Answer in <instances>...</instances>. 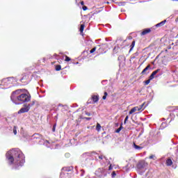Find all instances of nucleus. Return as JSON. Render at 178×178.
<instances>
[{
	"mask_svg": "<svg viewBox=\"0 0 178 178\" xmlns=\"http://www.w3.org/2000/svg\"><path fill=\"white\" fill-rule=\"evenodd\" d=\"M115 176H116V172H113L112 177H115Z\"/></svg>",
	"mask_w": 178,
	"mask_h": 178,
	"instance_id": "obj_27",
	"label": "nucleus"
},
{
	"mask_svg": "<svg viewBox=\"0 0 178 178\" xmlns=\"http://www.w3.org/2000/svg\"><path fill=\"white\" fill-rule=\"evenodd\" d=\"M46 143H49L48 140H46Z\"/></svg>",
	"mask_w": 178,
	"mask_h": 178,
	"instance_id": "obj_34",
	"label": "nucleus"
},
{
	"mask_svg": "<svg viewBox=\"0 0 178 178\" xmlns=\"http://www.w3.org/2000/svg\"><path fill=\"white\" fill-rule=\"evenodd\" d=\"M122 124H121L120 127L115 131V133H120L122 129H123V127L122 126Z\"/></svg>",
	"mask_w": 178,
	"mask_h": 178,
	"instance_id": "obj_14",
	"label": "nucleus"
},
{
	"mask_svg": "<svg viewBox=\"0 0 178 178\" xmlns=\"http://www.w3.org/2000/svg\"><path fill=\"white\" fill-rule=\"evenodd\" d=\"M81 5L82 6H84V1H81Z\"/></svg>",
	"mask_w": 178,
	"mask_h": 178,
	"instance_id": "obj_29",
	"label": "nucleus"
},
{
	"mask_svg": "<svg viewBox=\"0 0 178 178\" xmlns=\"http://www.w3.org/2000/svg\"><path fill=\"white\" fill-rule=\"evenodd\" d=\"M20 90H16L13 92L11 95V100L15 104H17L16 102H19V104H23V102H29L31 99V96L26 94V93H20Z\"/></svg>",
	"mask_w": 178,
	"mask_h": 178,
	"instance_id": "obj_2",
	"label": "nucleus"
},
{
	"mask_svg": "<svg viewBox=\"0 0 178 178\" xmlns=\"http://www.w3.org/2000/svg\"><path fill=\"white\" fill-rule=\"evenodd\" d=\"M96 130H97L98 131H100V130H101V124H99V123L97 124Z\"/></svg>",
	"mask_w": 178,
	"mask_h": 178,
	"instance_id": "obj_15",
	"label": "nucleus"
},
{
	"mask_svg": "<svg viewBox=\"0 0 178 178\" xmlns=\"http://www.w3.org/2000/svg\"><path fill=\"white\" fill-rule=\"evenodd\" d=\"M151 79L149 78L148 80H147L146 81H145V86H148V84H149V83H151Z\"/></svg>",
	"mask_w": 178,
	"mask_h": 178,
	"instance_id": "obj_17",
	"label": "nucleus"
},
{
	"mask_svg": "<svg viewBox=\"0 0 178 178\" xmlns=\"http://www.w3.org/2000/svg\"><path fill=\"white\" fill-rule=\"evenodd\" d=\"M92 99L93 102H98L99 98L97 95H93L92 97Z\"/></svg>",
	"mask_w": 178,
	"mask_h": 178,
	"instance_id": "obj_10",
	"label": "nucleus"
},
{
	"mask_svg": "<svg viewBox=\"0 0 178 178\" xmlns=\"http://www.w3.org/2000/svg\"><path fill=\"white\" fill-rule=\"evenodd\" d=\"M128 120H129V115H127L124 121V124H126Z\"/></svg>",
	"mask_w": 178,
	"mask_h": 178,
	"instance_id": "obj_21",
	"label": "nucleus"
},
{
	"mask_svg": "<svg viewBox=\"0 0 178 178\" xmlns=\"http://www.w3.org/2000/svg\"><path fill=\"white\" fill-rule=\"evenodd\" d=\"M165 23H166V20L162 21L161 22L157 24L156 25V27H161L162 26H164Z\"/></svg>",
	"mask_w": 178,
	"mask_h": 178,
	"instance_id": "obj_11",
	"label": "nucleus"
},
{
	"mask_svg": "<svg viewBox=\"0 0 178 178\" xmlns=\"http://www.w3.org/2000/svg\"><path fill=\"white\" fill-rule=\"evenodd\" d=\"M112 169V165H111L110 166H109V170H111Z\"/></svg>",
	"mask_w": 178,
	"mask_h": 178,
	"instance_id": "obj_30",
	"label": "nucleus"
},
{
	"mask_svg": "<svg viewBox=\"0 0 178 178\" xmlns=\"http://www.w3.org/2000/svg\"><path fill=\"white\" fill-rule=\"evenodd\" d=\"M6 158L10 165H15L16 169L19 166H23L24 163V154L17 149L8 151L6 153Z\"/></svg>",
	"mask_w": 178,
	"mask_h": 178,
	"instance_id": "obj_1",
	"label": "nucleus"
},
{
	"mask_svg": "<svg viewBox=\"0 0 178 178\" xmlns=\"http://www.w3.org/2000/svg\"><path fill=\"white\" fill-rule=\"evenodd\" d=\"M83 10H87L88 8L86 6H83L82 8Z\"/></svg>",
	"mask_w": 178,
	"mask_h": 178,
	"instance_id": "obj_26",
	"label": "nucleus"
},
{
	"mask_svg": "<svg viewBox=\"0 0 178 178\" xmlns=\"http://www.w3.org/2000/svg\"><path fill=\"white\" fill-rule=\"evenodd\" d=\"M172 1H178V0H172Z\"/></svg>",
	"mask_w": 178,
	"mask_h": 178,
	"instance_id": "obj_35",
	"label": "nucleus"
},
{
	"mask_svg": "<svg viewBox=\"0 0 178 178\" xmlns=\"http://www.w3.org/2000/svg\"><path fill=\"white\" fill-rule=\"evenodd\" d=\"M87 119V120H90V118H86Z\"/></svg>",
	"mask_w": 178,
	"mask_h": 178,
	"instance_id": "obj_32",
	"label": "nucleus"
},
{
	"mask_svg": "<svg viewBox=\"0 0 178 178\" xmlns=\"http://www.w3.org/2000/svg\"><path fill=\"white\" fill-rule=\"evenodd\" d=\"M99 159H104V157L102 156H99Z\"/></svg>",
	"mask_w": 178,
	"mask_h": 178,
	"instance_id": "obj_28",
	"label": "nucleus"
},
{
	"mask_svg": "<svg viewBox=\"0 0 178 178\" xmlns=\"http://www.w3.org/2000/svg\"><path fill=\"white\" fill-rule=\"evenodd\" d=\"M53 131H55V126L53 127Z\"/></svg>",
	"mask_w": 178,
	"mask_h": 178,
	"instance_id": "obj_31",
	"label": "nucleus"
},
{
	"mask_svg": "<svg viewBox=\"0 0 178 178\" xmlns=\"http://www.w3.org/2000/svg\"><path fill=\"white\" fill-rule=\"evenodd\" d=\"M144 105L145 104L143 103V104H141L139 106H136V111H138L139 112H143V111H144Z\"/></svg>",
	"mask_w": 178,
	"mask_h": 178,
	"instance_id": "obj_7",
	"label": "nucleus"
},
{
	"mask_svg": "<svg viewBox=\"0 0 178 178\" xmlns=\"http://www.w3.org/2000/svg\"><path fill=\"white\" fill-rule=\"evenodd\" d=\"M60 69H61L60 65H57V66L56 67V70H57V72H59V70H60Z\"/></svg>",
	"mask_w": 178,
	"mask_h": 178,
	"instance_id": "obj_23",
	"label": "nucleus"
},
{
	"mask_svg": "<svg viewBox=\"0 0 178 178\" xmlns=\"http://www.w3.org/2000/svg\"><path fill=\"white\" fill-rule=\"evenodd\" d=\"M151 69V65H148L141 72V74H148V70Z\"/></svg>",
	"mask_w": 178,
	"mask_h": 178,
	"instance_id": "obj_5",
	"label": "nucleus"
},
{
	"mask_svg": "<svg viewBox=\"0 0 178 178\" xmlns=\"http://www.w3.org/2000/svg\"><path fill=\"white\" fill-rule=\"evenodd\" d=\"M106 97H108V92H105L104 95L103 96V99H106Z\"/></svg>",
	"mask_w": 178,
	"mask_h": 178,
	"instance_id": "obj_22",
	"label": "nucleus"
},
{
	"mask_svg": "<svg viewBox=\"0 0 178 178\" xmlns=\"http://www.w3.org/2000/svg\"><path fill=\"white\" fill-rule=\"evenodd\" d=\"M35 102H32L31 104H29L28 105H25L24 108H22L19 111L18 113H26V112H29L30 111V108L33 105H34Z\"/></svg>",
	"mask_w": 178,
	"mask_h": 178,
	"instance_id": "obj_4",
	"label": "nucleus"
},
{
	"mask_svg": "<svg viewBox=\"0 0 178 178\" xmlns=\"http://www.w3.org/2000/svg\"><path fill=\"white\" fill-rule=\"evenodd\" d=\"M135 45H136V42L133 41L131 44V49H133V48H134Z\"/></svg>",
	"mask_w": 178,
	"mask_h": 178,
	"instance_id": "obj_19",
	"label": "nucleus"
},
{
	"mask_svg": "<svg viewBox=\"0 0 178 178\" xmlns=\"http://www.w3.org/2000/svg\"><path fill=\"white\" fill-rule=\"evenodd\" d=\"M148 33H151V29H145V30L141 33V35H145V34H148Z\"/></svg>",
	"mask_w": 178,
	"mask_h": 178,
	"instance_id": "obj_8",
	"label": "nucleus"
},
{
	"mask_svg": "<svg viewBox=\"0 0 178 178\" xmlns=\"http://www.w3.org/2000/svg\"><path fill=\"white\" fill-rule=\"evenodd\" d=\"M95 51H97V48H96V47H94L93 49H92L90 51V54H94V52H95Z\"/></svg>",
	"mask_w": 178,
	"mask_h": 178,
	"instance_id": "obj_20",
	"label": "nucleus"
},
{
	"mask_svg": "<svg viewBox=\"0 0 178 178\" xmlns=\"http://www.w3.org/2000/svg\"><path fill=\"white\" fill-rule=\"evenodd\" d=\"M87 115H88V116H90V113H88Z\"/></svg>",
	"mask_w": 178,
	"mask_h": 178,
	"instance_id": "obj_33",
	"label": "nucleus"
},
{
	"mask_svg": "<svg viewBox=\"0 0 178 178\" xmlns=\"http://www.w3.org/2000/svg\"><path fill=\"white\" fill-rule=\"evenodd\" d=\"M134 112H137L136 107H134L132 109H131V111H129V115H133V113H134Z\"/></svg>",
	"mask_w": 178,
	"mask_h": 178,
	"instance_id": "obj_13",
	"label": "nucleus"
},
{
	"mask_svg": "<svg viewBox=\"0 0 178 178\" xmlns=\"http://www.w3.org/2000/svg\"><path fill=\"white\" fill-rule=\"evenodd\" d=\"M166 165H167V166H172V165H173V161H172V159H168L166 161Z\"/></svg>",
	"mask_w": 178,
	"mask_h": 178,
	"instance_id": "obj_9",
	"label": "nucleus"
},
{
	"mask_svg": "<svg viewBox=\"0 0 178 178\" xmlns=\"http://www.w3.org/2000/svg\"><path fill=\"white\" fill-rule=\"evenodd\" d=\"M134 148L135 149H137L138 151H140V149H143V147H140L137 145H136V143H134V145H133Z\"/></svg>",
	"mask_w": 178,
	"mask_h": 178,
	"instance_id": "obj_12",
	"label": "nucleus"
},
{
	"mask_svg": "<svg viewBox=\"0 0 178 178\" xmlns=\"http://www.w3.org/2000/svg\"><path fill=\"white\" fill-rule=\"evenodd\" d=\"M149 159H155V155L150 156Z\"/></svg>",
	"mask_w": 178,
	"mask_h": 178,
	"instance_id": "obj_25",
	"label": "nucleus"
},
{
	"mask_svg": "<svg viewBox=\"0 0 178 178\" xmlns=\"http://www.w3.org/2000/svg\"><path fill=\"white\" fill-rule=\"evenodd\" d=\"M15 81H16V79L14 77L6 78L2 80L1 86H7L12 84V83H15Z\"/></svg>",
	"mask_w": 178,
	"mask_h": 178,
	"instance_id": "obj_3",
	"label": "nucleus"
},
{
	"mask_svg": "<svg viewBox=\"0 0 178 178\" xmlns=\"http://www.w3.org/2000/svg\"><path fill=\"white\" fill-rule=\"evenodd\" d=\"M17 128L16 127H14L13 128V133L16 136L17 134Z\"/></svg>",
	"mask_w": 178,
	"mask_h": 178,
	"instance_id": "obj_18",
	"label": "nucleus"
},
{
	"mask_svg": "<svg viewBox=\"0 0 178 178\" xmlns=\"http://www.w3.org/2000/svg\"><path fill=\"white\" fill-rule=\"evenodd\" d=\"M159 70H161L158 69V70L154 71V72L152 73V74H151L150 76H149L150 80H152V79H154L155 74H156L157 73H159Z\"/></svg>",
	"mask_w": 178,
	"mask_h": 178,
	"instance_id": "obj_6",
	"label": "nucleus"
},
{
	"mask_svg": "<svg viewBox=\"0 0 178 178\" xmlns=\"http://www.w3.org/2000/svg\"><path fill=\"white\" fill-rule=\"evenodd\" d=\"M79 31H80L81 33H83V31H84V24H81V25Z\"/></svg>",
	"mask_w": 178,
	"mask_h": 178,
	"instance_id": "obj_16",
	"label": "nucleus"
},
{
	"mask_svg": "<svg viewBox=\"0 0 178 178\" xmlns=\"http://www.w3.org/2000/svg\"><path fill=\"white\" fill-rule=\"evenodd\" d=\"M70 58H69L67 56H65V62H70Z\"/></svg>",
	"mask_w": 178,
	"mask_h": 178,
	"instance_id": "obj_24",
	"label": "nucleus"
}]
</instances>
